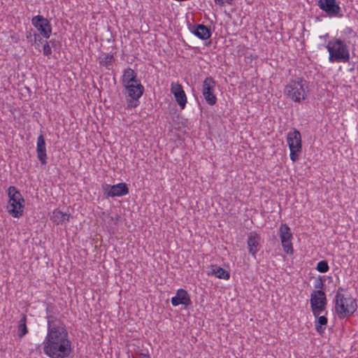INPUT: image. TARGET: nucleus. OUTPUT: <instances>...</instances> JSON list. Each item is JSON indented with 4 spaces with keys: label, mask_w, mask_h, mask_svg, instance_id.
<instances>
[{
    "label": "nucleus",
    "mask_w": 358,
    "mask_h": 358,
    "mask_svg": "<svg viewBox=\"0 0 358 358\" xmlns=\"http://www.w3.org/2000/svg\"><path fill=\"white\" fill-rule=\"evenodd\" d=\"M47 320V334L43 342L44 354L50 358H67L72 351V343L66 326L53 315L48 316Z\"/></svg>",
    "instance_id": "1"
},
{
    "label": "nucleus",
    "mask_w": 358,
    "mask_h": 358,
    "mask_svg": "<svg viewBox=\"0 0 358 358\" xmlns=\"http://www.w3.org/2000/svg\"><path fill=\"white\" fill-rule=\"evenodd\" d=\"M357 308L356 300L350 294H336L335 310L340 319L353 315Z\"/></svg>",
    "instance_id": "2"
},
{
    "label": "nucleus",
    "mask_w": 358,
    "mask_h": 358,
    "mask_svg": "<svg viewBox=\"0 0 358 358\" xmlns=\"http://www.w3.org/2000/svg\"><path fill=\"white\" fill-rule=\"evenodd\" d=\"M329 55V61L334 62H348L350 60V52L347 45L340 38L328 41L326 46Z\"/></svg>",
    "instance_id": "3"
},
{
    "label": "nucleus",
    "mask_w": 358,
    "mask_h": 358,
    "mask_svg": "<svg viewBox=\"0 0 358 358\" xmlns=\"http://www.w3.org/2000/svg\"><path fill=\"white\" fill-rule=\"evenodd\" d=\"M284 92L285 94L293 101L300 103L307 96V82L300 78H298L296 80H292L285 86Z\"/></svg>",
    "instance_id": "4"
},
{
    "label": "nucleus",
    "mask_w": 358,
    "mask_h": 358,
    "mask_svg": "<svg viewBox=\"0 0 358 358\" xmlns=\"http://www.w3.org/2000/svg\"><path fill=\"white\" fill-rule=\"evenodd\" d=\"M8 195L9 197L8 212L14 217H20L23 213L24 202L22 194L15 187L10 186L8 189Z\"/></svg>",
    "instance_id": "5"
},
{
    "label": "nucleus",
    "mask_w": 358,
    "mask_h": 358,
    "mask_svg": "<svg viewBox=\"0 0 358 358\" xmlns=\"http://www.w3.org/2000/svg\"><path fill=\"white\" fill-rule=\"evenodd\" d=\"M287 143L290 150V159L295 162L299 160L302 150L301 136L300 132L293 128L287 133Z\"/></svg>",
    "instance_id": "6"
},
{
    "label": "nucleus",
    "mask_w": 358,
    "mask_h": 358,
    "mask_svg": "<svg viewBox=\"0 0 358 358\" xmlns=\"http://www.w3.org/2000/svg\"><path fill=\"white\" fill-rule=\"evenodd\" d=\"M310 303L314 316L323 313L327 314L326 306L327 303L326 294L322 290H315L310 294Z\"/></svg>",
    "instance_id": "7"
},
{
    "label": "nucleus",
    "mask_w": 358,
    "mask_h": 358,
    "mask_svg": "<svg viewBox=\"0 0 358 358\" xmlns=\"http://www.w3.org/2000/svg\"><path fill=\"white\" fill-rule=\"evenodd\" d=\"M124 87L126 90L125 94L131 99L129 101L128 106L131 107L137 106L138 99L143 95L144 92L143 85L141 82H136Z\"/></svg>",
    "instance_id": "8"
},
{
    "label": "nucleus",
    "mask_w": 358,
    "mask_h": 358,
    "mask_svg": "<svg viewBox=\"0 0 358 358\" xmlns=\"http://www.w3.org/2000/svg\"><path fill=\"white\" fill-rule=\"evenodd\" d=\"M215 85V81L210 76L206 78L202 84V94L210 106H213L217 102V98L214 94Z\"/></svg>",
    "instance_id": "9"
},
{
    "label": "nucleus",
    "mask_w": 358,
    "mask_h": 358,
    "mask_svg": "<svg viewBox=\"0 0 358 358\" xmlns=\"http://www.w3.org/2000/svg\"><path fill=\"white\" fill-rule=\"evenodd\" d=\"M32 25L40 32L41 35L49 38L52 34V27L50 21L43 15H36L31 19Z\"/></svg>",
    "instance_id": "10"
},
{
    "label": "nucleus",
    "mask_w": 358,
    "mask_h": 358,
    "mask_svg": "<svg viewBox=\"0 0 358 358\" xmlns=\"http://www.w3.org/2000/svg\"><path fill=\"white\" fill-rule=\"evenodd\" d=\"M279 235L284 251L287 254H293L292 243V234L290 228L286 224H282L279 229Z\"/></svg>",
    "instance_id": "11"
},
{
    "label": "nucleus",
    "mask_w": 358,
    "mask_h": 358,
    "mask_svg": "<svg viewBox=\"0 0 358 358\" xmlns=\"http://www.w3.org/2000/svg\"><path fill=\"white\" fill-rule=\"evenodd\" d=\"M103 192L107 197L122 196L129 193V188L124 182L114 185H106L103 187Z\"/></svg>",
    "instance_id": "12"
},
{
    "label": "nucleus",
    "mask_w": 358,
    "mask_h": 358,
    "mask_svg": "<svg viewBox=\"0 0 358 358\" xmlns=\"http://www.w3.org/2000/svg\"><path fill=\"white\" fill-rule=\"evenodd\" d=\"M318 6L329 17H336L341 11V8L336 3V0H319Z\"/></svg>",
    "instance_id": "13"
},
{
    "label": "nucleus",
    "mask_w": 358,
    "mask_h": 358,
    "mask_svg": "<svg viewBox=\"0 0 358 358\" xmlns=\"http://www.w3.org/2000/svg\"><path fill=\"white\" fill-rule=\"evenodd\" d=\"M171 92L173 94L180 108L184 109L187 103V96L182 86L178 83H172L171 84Z\"/></svg>",
    "instance_id": "14"
},
{
    "label": "nucleus",
    "mask_w": 358,
    "mask_h": 358,
    "mask_svg": "<svg viewBox=\"0 0 358 358\" xmlns=\"http://www.w3.org/2000/svg\"><path fill=\"white\" fill-rule=\"evenodd\" d=\"M171 304L173 306L190 305L191 299L187 292L183 289H178L176 296H173L171 299Z\"/></svg>",
    "instance_id": "15"
},
{
    "label": "nucleus",
    "mask_w": 358,
    "mask_h": 358,
    "mask_svg": "<svg viewBox=\"0 0 358 358\" xmlns=\"http://www.w3.org/2000/svg\"><path fill=\"white\" fill-rule=\"evenodd\" d=\"M247 244L249 253L255 257L261 247L260 236L257 234L250 233L248 236Z\"/></svg>",
    "instance_id": "16"
},
{
    "label": "nucleus",
    "mask_w": 358,
    "mask_h": 358,
    "mask_svg": "<svg viewBox=\"0 0 358 358\" xmlns=\"http://www.w3.org/2000/svg\"><path fill=\"white\" fill-rule=\"evenodd\" d=\"M36 152L38 160L42 164L47 163L46 144L45 138L42 134L37 138Z\"/></svg>",
    "instance_id": "17"
},
{
    "label": "nucleus",
    "mask_w": 358,
    "mask_h": 358,
    "mask_svg": "<svg viewBox=\"0 0 358 358\" xmlns=\"http://www.w3.org/2000/svg\"><path fill=\"white\" fill-rule=\"evenodd\" d=\"M190 31L192 34H194L196 36L201 40L208 39L211 36L210 29L201 24L193 25L190 28Z\"/></svg>",
    "instance_id": "18"
},
{
    "label": "nucleus",
    "mask_w": 358,
    "mask_h": 358,
    "mask_svg": "<svg viewBox=\"0 0 358 358\" xmlns=\"http://www.w3.org/2000/svg\"><path fill=\"white\" fill-rule=\"evenodd\" d=\"M70 214L63 213L59 210H54L50 220L56 224H62L69 220Z\"/></svg>",
    "instance_id": "19"
},
{
    "label": "nucleus",
    "mask_w": 358,
    "mask_h": 358,
    "mask_svg": "<svg viewBox=\"0 0 358 358\" xmlns=\"http://www.w3.org/2000/svg\"><path fill=\"white\" fill-rule=\"evenodd\" d=\"M208 275H214L219 279L229 280L230 278V273L220 266H212L210 271L208 272Z\"/></svg>",
    "instance_id": "20"
},
{
    "label": "nucleus",
    "mask_w": 358,
    "mask_h": 358,
    "mask_svg": "<svg viewBox=\"0 0 358 358\" xmlns=\"http://www.w3.org/2000/svg\"><path fill=\"white\" fill-rule=\"evenodd\" d=\"M136 82H140L137 79V75L134 71L130 68H128L124 71L122 76V84L123 86L135 83Z\"/></svg>",
    "instance_id": "21"
},
{
    "label": "nucleus",
    "mask_w": 358,
    "mask_h": 358,
    "mask_svg": "<svg viewBox=\"0 0 358 358\" xmlns=\"http://www.w3.org/2000/svg\"><path fill=\"white\" fill-rule=\"evenodd\" d=\"M325 315L324 313V315L322 314L318 316H315L316 318L315 321V328L320 334L324 333L327 327V318Z\"/></svg>",
    "instance_id": "22"
},
{
    "label": "nucleus",
    "mask_w": 358,
    "mask_h": 358,
    "mask_svg": "<svg viewBox=\"0 0 358 358\" xmlns=\"http://www.w3.org/2000/svg\"><path fill=\"white\" fill-rule=\"evenodd\" d=\"M28 333V329L27 327V316L25 315H22L21 318L18 322L17 325V335L20 338H22Z\"/></svg>",
    "instance_id": "23"
},
{
    "label": "nucleus",
    "mask_w": 358,
    "mask_h": 358,
    "mask_svg": "<svg viewBox=\"0 0 358 358\" xmlns=\"http://www.w3.org/2000/svg\"><path fill=\"white\" fill-rule=\"evenodd\" d=\"M114 60L115 59L113 55H103L99 58L100 65L106 67L108 69H110V66Z\"/></svg>",
    "instance_id": "24"
},
{
    "label": "nucleus",
    "mask_w": 358,
    "mask_h": 358,
    "mask_svg": "<svg viewBox=\"0 0 358 358\" xmlns=\"http://www.w3.org/2000/svg\"><path fill=\"white\" fill-rule=\"evenodd\" d=\"M316 269L320 273H326L329 271V267L327 262L323 260L317 263Z\"/></svg>",
    "instance_id": "25"
},
{
    "label": "nucleus",
    "mask_w": 358,
    "mask_h": 358,
    "mask_svg": "<svg viewBox=\"0 0 358 358\" xmlns=\"http://www.w3.org/2000/svg\"><path fill=\"white\" fill-rule=\"evenodd\" d=\"M43 52L45 56H50L52 54V50L48 41L43 45Z\"/></svg>",
    "instance_id": "26"
},
{
    "label": "nucleus",
    "mask_w": 358,
    "mask_h": 358,
    "mask_svg": "<svg viewBox=\"0 0 358 358\" xmlns=\"http://www.w3.org/2000/svg\"><path fill=\"white\" fill-rule=\"evenodd\" d=\"M234 0H214L215 3L220 6H223L225 3L231 4Z\"/></svg>",
    "instance_id": "27"
},
{
    "label": "nucleus",
    "mask_w": 358,
    "mask_h": 358,
    "mask_svg": "<svg viewBox=\"0 0 358 358\" xmlns=\"http://www.w3.org/2000/svg\"><path fill=\"white\" fill-rule=\"evenodd\" d=\"M324 287V283L322 281V280H319L315 284V288L319 289L318 290H322V289Z\"/></svg>",
    "instance_id": "28"
},
{
    "label": "nucleus",
    "mask_w": 358,
    "mask_h": 358,
    "mask_svg": "<svg viewBox=\"0 0 358 358\" xmlns=\"http://www.w3.org/2000/svg\"><path fill=\"white\" fill-rule=\"evenodd\" d=\"M134 358H150V357L145 354H140L134 357Z\"/></svg>",
    "instance_id": "29"
},
{
    "label": "nucleus",
    "mask_w": 358,
    "mask_h": 358,
    "mask_svg": "<svg viewBox=\"0 0 358 358\" xmlns=\"http://www.w3.org/2000/svg\"><path fill=\"white\" fill-rule=\"evenodd\" d=\"M38 37H39V35H38V34H34V42H36V40H37V38H38Z\"/></svg>",
    "instance_id": "30"
},
{
    "label": "nucleus",
    "mask_w": 358,
    "mask_h": 358,
    "mask_svg": "<svg viewBox=\"0 0 358 358\" xmlns=\"http://www.w3.org/2000/svg\"><path fill=\"white\" fill-rule=\"evenodd\" d=\"M27 38L28 39H30V41H32V35H31V32L29 34H27Z\"/></svg>",
    "instance_id": "31"
},
{
    "label": "nucleus",
    "mask_w": 358,
    "mask_h": 358,
    "mask_svg": "<svg viewBox=\"0 0 358 358\" xmlns=\"http://www.w3.org/2000/svg\"><path fill=\"white\" fill-rule=\"evenodd\" d=\"M343 291V289L342 287H338L336 293L342 294L341 292Z\"/></svg>",
    "instance_id": "32"
},
{
    "label": "nucleus",
    "mask_w": 358,
    "mask_h": 358,
    "mask_svg": "<svg viewBox=\"0 0 358 358\" xmlns=\"http://www.w3.org/2000/svg\"><path fill=\"white\" fill-rule=\"evenodd\" d=\"M346 30L348 31V33L352 32V30L351 28H347Z\"/></svg>",
    "instance_id": "33"
},
{
    "label": "nucleus",
    "mask_w": 358,
    "mask_h": 358,
    "mask_svg": "<svg viewBox=\"0 0 358 358\" xmlns=\"http://www.w3.org/2000/svg\"><path fill=\"white\" fill-rule=\"evenodd\" d=\"M50 43H55V41H50Z\"/></svg>",
    "instance_id": "34"
}]
</instances>
